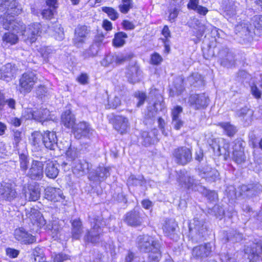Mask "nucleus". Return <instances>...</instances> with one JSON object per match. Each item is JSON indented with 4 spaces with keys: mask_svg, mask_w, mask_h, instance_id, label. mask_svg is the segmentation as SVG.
Here are the masks:
<instances>
[{
    "mask_svg": "<svg viewBox=\"0 0 262 262\" xmlns=\"http://www.w3.org/2000/svg\"><path fill=\"white\" fill-rule=\"evenodd\" d=\"M91 228L86 230L83 239L86 244L97 245L103 242V228L106 223L100 212H91L89 214Z\"/></svg>",
    "mask_w": 262,
    "mask_h": 262,
    "instance_id": "1",
    "label": "nucleus"
},
{
    "mask_svg": "<svg viewBox=\"0 0 262 262\" xmlns=\"http://www.w3.org/2000/svg\"><path fill=\"white\" fill-rule=\"evenodd\" d=\"M138 248L141 252L148 253L149 262H158L161 258V245L148 235H139L137 238Z\"/></svg>",
    "mask_w": 262,
    "mask_h": 262,
    "instance_id": "2",
    "label": "nucleus"
},
{
    "mask_svg": "<svg viewBox=\"0 0 262 262\" xmlns=\"http://www.w3.org/2000/svg\"><path fill=\"white\" fill-rule=\"evenodd\" d=\"M208 233V228L205 219L201 216L194 217L189 225V240L192 243L203 241Z\"/></svg>",
    "mask_w": 262,
    "mask_h": 262,
    "instance_id": "3",
    "label": "nucleus"
},
{
    "mask_svg": "<svg viewBox=\"0 0 262 262\" xmlns=\"http://www.w3.org/2000/svg\"><path fill=\"white\" fill-rule=\"evenodd\" d=\"M215 49L217 51L218 62L225 68H230L236 63L234 54L226 47H216Z\"/></svg>",
    "mask_w": 262,
    "mask_h": 262,
    "instance_id": "4",
    "label": "nucleus"
},
{
    "mask_svg": "<svg viewBox=\"0 0 262 262\" xmlns=\"http://www.w3.org/2000/svg\"><path fill=\"white\" fill-rule=\"evenodd\" d=\"M174 161L178 164L184 166L192 160V152L186 146H180L174 149L172 152Z\"/></svg>",
    "mask_w": 262,
    "mask_h": 262,
    "instance_id": "5",
    "label": "nucleus"
},
{
    "mask_svg": "<svg viewBox=\"0 0 262 262\" xmlns=\"http://www.w3.org/2000/svg\"><path fill=\"white\" fill-rule=\"evenodd\" d=\"M0 23L4 29L12 30L14 34L20 33L23 35V33H25L26 29L22 21L14 19L12 16H1Z\"/></svg>",
    "mask_w": 262,
    "mask_h": 262,
    "instance_id": "6",
    "label": "nucleus"
},
{
    "mask_svg": "<svg viewBox=\"0 0 262 262\" xmlns=\"http://www.w3.org/2000/svg\"><path fill=\"white\" fill-rule=\"evenodd\" d=\"M37 78L33 72L28 71L24 73L19 78V85L21 93H30L37 82Z\"/></svg>",
    "mask_w": 262,
    "mask_h": 262,
    "instance_id": "7",
    "label": "nucleus"
},
{
    "mask_svg": "<svg viewBox=\"0 0 262 262\" xmlns=\"http://www.w3.org/2000/svg\"><path fill=\"white\" fill-rule=\"evenodd\" d=\"M45 160L44 157H40L33 160L26 176L32 180H41L43 175V163L46 162Z\"/></svg>",
    "mask_w": 262,
    "mask_h": 262,
    "instance_id": "8",
    "label": "nucleus"
},
{
    "mask_svg": "<svg viewBox=\"0 0 262 262\" xmlns=\"http://www.w3.org/2000/svg\"><path fill=\"white\" fill-rule=\"evenodd\" d=\"M190 106L195 110L206 108L210 103L209 96L205 93L193 94L188 99Z\"/></svg>",
    "mask_w": 262,
    "mask_h": 262,
    "instance_id": "9",
    "label": "nucleus"
},
{
    "mask_svg": "<svg viewBox=\"0 0 262 262\" xmlns=\"http://www.w3.org/2000/svg\"><path fill=\"white\" fill-rule=\"evenodd\" d=\"M91 32L90 27L79 25L75 29V36L73 38L74 45L80 48L85 42V40Z\"/></svg>",
    "mask_w": 262,
    "mask_h": 262,
    "instance_id": "10",
    "label": "nucleus"
},
{
    "mask_svg": "<svg viewBox=\"0 0 262 262\" xmlns=\"http://www.w3.org/2000/svg\"><path fill=\"white\" fill-rule=\"evenodd\" d=\"M0 196L9 202L16 199L17 193L15 185L11 183L3 182L0 185Z\"/></svg>",
    "mask_w": 262,
    "mask_h": 262,
    "instance_id": "11",
    "label": "nucleus"
},
{
    "mask_svg": "<svg viewBox=\"0 0 262 262\" xmlns=\"http://www.w3.org/2000/svg\"><path fill=\"white\" fill-rule=\"evenodd\" d=\"M212 252L211 244L207 243L193 247L191 250V255L194 259L202 260L209 256Z\"/></svg>",
    "mask_w": 262,
    "mask_h": 262,
    "instance_id": "12",
    "label": "nucleus"
},
{
    "mask_svg": "<svg viewBox=\"0 0 262 262\" xmlns=\"http://www.w3.org/2000/svg\"><path fill=\"white\" fill-rule=\"evenodd\" d=\"M188 25L189 27L197 30L196 36L198 39L201 38L205 32L210 30H211V32L213 34L215 33L217 34H218L219 30L216 28L213 27L210 25H204L201 23L196 18H193L190 21L188 22Z\"/></svg>",
    "mask_w": 262,
    "mask_h": 262,
    "instance_id": "13",
    "label": "nucleus"
},
{
    "mask_svg": "<svg viewBox=\"0 0 262 262\" xmlns=\"http://www.w3.org/2000/svg\"><path fill=\"white\" fill-rule=\"evenodd\" d=\"M245 252L249 255L248 258L250 262H257L260 255L262 254V240L252 243L250 246H246Z\"/></svg>",
    "mask_w": 262,
    "mask_h": 262,
    "instance_id": "14",
    "label": "nucleus"
},
{
    "mask_svg": "<svg viewBox=\"0 0 262 262\" xmlns=\"http://www.w3.org/2000/svg\"><path fill=\"white\" fill-rule=\"evenodd\" d=\"M72 168L74 173L79 176L85 174L91 168V164L84 160H78L64 168V170H68Z\"/></svg>",
    "mask_w": 262,
    "mask_h": 262,
    "instance_id": "15",
    "label": "nucleus"
},
{
    "mask_svg": "<svg viewBox=\"0 0 262 262\" xmlns=\"http://www.w3.org/2000/svg\"><path fill=\"white\" fill-rule=\"evenodd\" d=\"M1 12H6V16L9 15H18L22 11L20 5L15 0H5L3 4L0 6Z\"/></svg>",
    "mask_w": 262,
    "mask_h": 262,
    "instance_id": "16",
    "label": "nucleus"
},
{
    "mask_svg": "<svg viewBox=\"0 0 262 262\" xmlns=\"http://www.w3.org/2000/svg\"><path fill=\"white\" fill-rule=\"evenodd\" d=\"M23 192L25 195V199L29 201H36L40 196L41 189L37 183L29 184L27 188H24Z\"/></svg>",
    "mask_w": 262,
    "mask_h": 262,
    "instance_id": "17",
    "label": "nucleus"
},
{
    "mask_svg": "<svg viewBox=\"0 0 262 262\" xmlns=\"http://www.w3.org/2000/svg\"><path fill=\"white\" fill-rule=\"evenodd\" d=\"M111 121L114 128L118 133L123 134L127 132V130L129 128V123L126 117L120 115H115L113 116Z\"/></svg>",
    "mask_w": 262,
    "mask_h": 262,
    "instance_id": "18",
    "label": "nucleus"
},
{
    "mask_svg": "<svg viewBox=\"0 0 262 262\" xmlns=\"http://www.w3.org/2000/svg\"><path fill=\"white\" fill-rule=\"evenodd\" d=\"M14 235L17 241L24 244H31L36 240L35 236L29 233L24 228L16 229Z\"/></svg>",
    "mask_w": 262,
    "mask_h": 262,
    "instance_id": "19",
    "label": "nucleus"
},
{
    "mask_svg": "<svg viewBox=\"0 0 262 262\" xmlns=\"http://www.w3.org/2000/svg\"><path fill=\"white\" fill-rule=\"evenodd\" d=\"M41 24L39 23L32 24L28 26V28L25 30V33H23V35L27 37L25 39L30 43L34 42L41 32Z\"/></svg>",
    "mask_w": 262,
    "mask_h": 262,
    "instance_id": "20",
    "label": "nucleus"
},
{
    "mask_svg": "<svg viewBox=\"0 0 262 262\" xmlns=\"http://www.w3.org/2000/svg\"><path fill=\"white\" fill-rule=\"evenodd\" d=\"M17 68L15 64L8 63L0 69V79L9 82L15 76Z\"/></svg>",
    "mask_w": 262,
    "mask_h": 262,
    "instance_id": "21",
    "label": "nucleus"
},
{
    "mask_svg": "<svg viewBox=\"0 0 262 262\" xmlns=\"http://www.w3.org/2000/svg\"><path fill=\"white\" fill-rule=\"evenodd\" d=\"M72 130L75 138L79 139L82 137H89L91 128L88 123L82 121L75 124Z\"/></svg>",
    "mask_w": 262,
    "mask_h": 262,
    "instance_id": "22",
    "label": "nucleus"
},
{
    "mask_svg": "<svg viewBox=\"0 0 262 262\" xmlns=\"http://www.w3.org/2000/svg\"><path fill=\"white\" fill-rule=\"evenodd\" d=\"M46 148L55 150L57 147V138L55 133L46 130L42 133V142Z\"/></svg>",
    "mask_w": 262,
    "mask_h": 262,
    "instance_id": "23",
    "label": "nucleus"
},
{
    "mask_svg": "<svg viewBox=\"0 0 262 262\" xmlns=\"http://www.w3.org/2000/svg\"><path fill=\"white\" fill-rule=\"evenodd\" d=\"M110 174L108 168L100 166L90 173L89 179L94 182H100L104 181Z\"/></svg>",
    "mask_w": 262,
    "mask_h": 262,
    "instance_id": "24",
    "label": "nucleus"
},
{
    "mask_svg": "<svg viewBox=\"0 0 262 262\" xmlns=\"http://www.w3.org/2000/svg\"><path fill=\"white\" fill-rule=\"evenodd\" d=\"M79 155L80 152L77 148L70 145L66 152V160L62 162L61 164L62 168L64 169L69 165H71L73 162L79 160Z\"/></svg>",
    "mask_w": 262,
    "mask_h": 262,
    "instance_id": "25",
    "label": "nucleus"
},
{
    "mask_svg": "<svg viewBox=\"0 0 262 262\" xmlns=\"http://www.w3.org/2000/svg\"><path fill=\"white\" fill-rule=\"evenodd\" d=\"M124 221L129 226L136 227L141 225L143 220L140 212L134 210L124 215Z\"/></svg>",
    "mask_w": 262,
    "mask_h": 262,
    "instance_id": "26",
    "label": "nucleus"
},
{
    "mask_svg": "<svg viewBox=\"0 0 262 262\" xmlns=\"http://www.w3.org/2000/svg\"><path fill=\"white\" fill-rule=\"evenodd\" d=\"M45 197L49 201L60 202L64 199L62 191L59 188L48 187L45 189Z\"/></svg>",
    "mask_w": 262,
    "mask_h": 262,
    "instance_id": "27",
    "label": "nucleus"
},
{
    "mask_svg": "<svg viewBox=\"0 0 262 262\" xmlns=\"http://www.w3.org/2000/svg\"><path fill=\"white\" fill-rule=\"evenodd\" d=\"M71 236L75 240L80 239L83 232V225L81 220L77 218L71 220Z\"/></svg>",
    "mask_w": 262,
    "mask_h": 262,
    "instance_id": "28",
    "label": "nucleus"
},
{
    "mask_svg": "<svg viewBox=\"0 0 262 262\" xmlns=\"http://www.w3.org/2000/svg\"><path fill=\"white\" fill-rule=\"evenodd\" d=\"M237 3L232 0H224L223 9L224 15L231 18L236 14V4Z\"/></svg>",
    "mask_w": 262,
    "mask_h": 262,
    "instance_id": "29",
    "label": "nucleus"
},
{
    "mask_svg": "<svg viewBox=\"0 0 262 262\" xmlns=\"http://www.w3.org/2000/svg\"><path fill=\"white\" fill-rule=\"evenodd\" d=\"M140 71L136 64L129 66L126 73L128 81L130 83H136L140 80Z\"/></svg>",
    "mask_w": 262,
    "mask_h": 262,
    "instance_id": "30",
    "label": "nucleus"
},
{
    "mask_svg": "<svg viewBox=\"0 0 262 262\" xmlns=\"http://www.w3.org/2000/svg\"><path fill=\"white\" fill-rule=\"evenodd\" d=\"M61 122L67 128L72 129L75 125L76 118L70 110H67L61 116Z\"/></svg>",
    "mask_w": 262,
    "mask_h": 262,
    "instance_id": "31",
    "label": "nucleus"
},
{
    "mask_svg": "<svg viewBox=\"0 0 262 262\" xmlns=\"http://www.w3.org/2000/svg\"><path fill=\"white\" fill-rule=\"evenodd\" d=\"M156 95L158 100L154 103L152 106L148 107V113L146 114V116L148 118L154 117L156 113L159 111H162L164 107V102L162 97L159 93L156 94Z\"/></svg>",
    "mask_w": 262,
    "mask_h": 262,
    "instance_id": "32",
    "label": "nucleus"
},
{
    "mask_svg": "<svg viewBox=\"0 0 262 262\" xmlns=\"http://www.w3.org/2000/svg\"><path fill=\"white\" fill-rule=\"evenodd\" d=\"M243 193L248 196H252L262 191V186L259 184L243 185L241 188Z\"/></svg>",
    "mask_w": 262,
    "mask_h": 262,
    "instance_id": "33",
    "label": "nucleus"
},
{
    "mask_svg": "<svg viewBox=\"0 0 262 262\" xmlns=\"http://www.w3.org/2000/svg\"><path fill=\"white\" fill-rule=\"evenodd\" d=\"M125 93L124 88L121 90L119 93V90L116 88L115 91V95L113 97H109L108 98V106L109 108H116L120 106L121 104V96L124 94Z\"/></svg>",
    "mask_w": 262,
    "mask_h": 262,
    "instance_id": "34",
    "label": "nucleus"
},
{
    "mask_svg": "<svg viewBox=\"0 0 262 262\" xmlns=\"http://www.w3.org/2000/svg\"><path fill=\"white\" fill-rule=\"evenodd\" d=\"M190 86L194 88H201L204 85V81L202 76L198 73H193L186 79Z\"/></svg>",
    "mask_w": 262,
    "mask_h": 262,
    "instance_id": "35",
    "label": "nucleus"
},
{
    "mask_svg": "<svg viewBox=\"0 0 262 262\" xmlns=\"http://www.w3.org/2000/svg\"><path fill=\"white\" fill-rule=\"evenodd\" d=\"M45 173L47 177L50 179L56 178L59 173L58 164L52 161H48L46 163Z\"/></svg>",
    "mask_w": 262,
    "mask_h": 262,
    "instance_id": "36",
    "label": "nucleus"
},
{
    "mask_svg": "<svg viewBox=\"0 0 262 262\" xmlns=\"http://www.w3.org/2000/svg\"><path fill=\"white\" fill-rule=\"evenodd\" d=\"M146 180L143 175H130L127 179V184L128 186H145Z\"/></svg>",
    "mask_w": 262,
    "mask_h": 262,
    "instance_id": "37",
    "label": "nucleus"
},
{
    "mask_svg": "<svg viewBox=\"0 0 262 262\" xmlns=\"http://www.w3.org/2000/svg\"><path fill=\"white\" fill-rule=\"evenodd\" d=\"M177 227V225L173 220H166L163 229L166 235L172 238L174 237Z\"/></svg>",
    "mask_w": 262,
    "mask_h": 262,
    "instance_id": "38",
    "label": "nucleus"
},
{
    "mask_svg": "<svg viewBox=\"0 0 262 262\" xmlns=\"http://www.w3.org/2000/svg\"><path fill=\"white\" fill-rule=\"evenodd\" d=\"M34 120L39 122H42L50 119V112L46 108H40L34 111Z\"/></svg>",
    "mask_w": 262,
    "mask_h": 262,
    "instance_id": "39",
    "label": "nucleus"
},
{
    "mask_svg": "<svg viewBox=\"0 0 262 262\" xmlns=\"http://www.w3.org/2000/svg\"><path fill=\"white\" fill-rule=\"evenodd\" d=\"M243 234L236 230H231L226 233L225 238H223V240L225 242H239L243 239Z\"/></svg>",
    "mask_w": 262,
    "mask_h": 262,
    "instance_id": "40",
    "label": "nucleus"
},
{
    "mask_svg": "<svg viewBox=\"0 0 262 262\" xmlns=\"http://www.w3.org/2000/svg\"><path fill=\"white\" fill-rule=\"evenodd\" d=\"M47 228L51 231L53 237H57L62 229V222L54 221L47 226Z\"/></svg>",
    "mask_w": 262,
    "mask_h": 262,
    "instance_id": "41",
    "label": "nucleus"
},
{
    "mask_svg": "<svg viewBox=\"0 0 262 262\" xmlns=\"http://www.w3.org/2000/svg\"><path fill=\"white\" fill-rule=\"evenodd\" d=\"M181 175H180L178 178L179 182L183 184H184L185 187L188 188H193L195 184V180L193 177H191L188 174L185 175L184 173H181Z\"/></svg>",
    "mask_w": 262,
    "mask_h": 262,
    "instance_id": "42",
    "label": "nucleus"
},
{
    "mask_svg": "<svg viewBox=\"0 0 262 262\" xmlns=\"http://www.w3.org/2000/svg\"><path fill=\"white\" fill-rule=\"evenodd\" d=\"M30 258L32 262H41L46 260L43 250L39 247L35 248L30 255Z\"/></svg>",
    "mask_w": 262,
    "mask_h": 262,
    "instance_id": "43",
    "label": "nucleus"
},
{
    "mask_svg": "<svg viewBox=\"0 0 262 262\" xmlns=\"http://www.w3.org/2000/svg\"><path fill=\"white\" fill-rule=\"evenodd\" d=\"M219 125L224 129V133L229 137L233 136L237 131L236 127L229 122H221Z\"/></svg>",
    "mask_w": 262,
    "mask_h": 262,
    "instance_id": "44",
    "label": "nucleus"
},
{
    "mask_svg": "<svg viewBox=\"0 0 262 262\" xmlns=\"http://www.w3.org/2000/svg\"><path fill=\"white\" fill-rule=\"evenodd\" d=\"M127 38V35L123 32L117 33L115 35L113 43L114 46L120 47L124 45L125 42V39Z\"/></svg>",
    "mask_w": 262,
    "mask_h": 262,
    "instance_id": "45",
    "label": "nucleus"
},
{
    "mask_svg": "<svg viewBox=\"0 0 262 262\" xmlns=\"http://www.w3.org/2000/svg\"><path fill=\"white\" fill-rule=\"evenodd\" d=\"M30 140L33 146L39 147L42 142V134L38 132H34L32 133Z\"/></svg>",
    "mask_w": 262,
    "mask_h": 262,
    "instance_id": "46",
    "label": "nucleus"
},
{
    "mask_svg": "<svg viewBox=\"0 0 262 262\" xmlns=\"http://www.w3.org/2000/svg\"><path fill=\"white\" fill-rule=\"evenodd\" d=\"M213 152L216 156H220L222 154L226 155V152H228L227 149L228 148V145H225L223 148H221V146L217 143L214 142L210 145Z\"/></svg>",
    "mask_w": 262,
    "mask_h": 262,
    "instance_id": "47",
    "label": "nucleus"
},
{
    "mask_svg": "<svg viewBox=\"0 0 262 262\" xmlns=\"http://www.w3.org/2000/svg\"><path fill=\"white\" fill-rule=\"evenodd\" d=\"M174 87L178 95H180L184 91V78L181 76L177 77L173 81Z\"/></svg>",
    "mask_w": 262,
    "mask_h": 262,
    "instance_id": "48",
    "label": "nucleus"
},
{
    "mask_svg": "<svg viewBox=\"0 0 262 262\" xmlns=\"http://www.w3.org/2000/svg\"><path fill=\"white\" fill-rule=\"evenodd\" d=\"M20 168L21 171L26 172L29 163L28 157L24 154H21L19 156Z\"/></svg>",
    "mask_w": 262,
    "mask_h": 262,
    "instance_id": "49",
    "label": "nucleus"
},
{
    "mask_svg": "<svg viewBox=\"0 0 262 262\" xmlns=\"http://www.w3.org/2000/svg\"><path fill=\"white\" fill-rule=\"evenodd\" d=\"M122 4L120 5L119 10L122 13L126 14L133 8V3L132 0H122Z\"/></svg>",
    "mask_w": 262,
    "mask_h": 262,
    "instance_id": "50",
    "label": "nucleus"
},
{
    "mask_svg": "<svg viewBox=\"0 0 262 262\" xmlns=\"http://www.w3.org/2000/svg\"><path fill=\"white\" fill-rule=\"evenodd\" d=\"M246 157L244 151H238V152L232 153V159L238 164H242L245 162Z\"/></svg>",
    "mask_w": 262,
    "mask_h": 262,
    "instance_id": "51",
    "label": "nucleus"
},
{
    "mask_svg": "<svg viewBox=\"0 0 262 262\" xmlns=\"http://www.w3.org/2000/svg\"><path fill=\"white\" fill-rule=\"evenodd\" d=\"M3 40L7 43L13 45L17 42L18 37L14 33L7 32L4 35Z\"/></svg>",
    "mask_w": 262,
    "mask_h": 262,
    "instance_id": "52",
    "label": "nucleus"
},
{
    "mask_svg": "<svg viewBox=\"0 0 262 262\" xmlns=\"http://www.w3.org/2000/svg\"><path fill=\"white\" fill-rule=\"evenodd\" d=\"M23 138V133L18 129L13 130V142L14 147L17 148L19 143L22 140Z\"/></svg>",
    "mask_w": 262,
    "mask_h": 262,
    "instance_id": "53",
    "label": "nucleus"
},
{
    "mask_svg": "<svg viewBox=\"0 0 262 262\" xmlns=\"http://www.w3.org/2000/svg\"><path fill=\"white\" fill-rule=\"evenodd\" d=\"M53 257L54 262H66L71 260V256L64 253L55 254Z\"/></svg>",
    "mask_w": 262,
    "mask_h": 262,
    "instance_id": "54",
    "label": "nucleus"
},
{
    "mask_svg": "<svg viewBox=\"0 0 262 262\" xmlns=\"http://www.w3.org/2000/svg\"><path fill=\"white\" fill-rule=\"evenodd\" d=\"M102 11L107 13L112 20H115L118 18L119 14L114 9L111 7H103Z\"/></svg>",
    "mask_w": 262,
    "mask_h": 262,
    "instance_id": "55",
    "label": "nucleus"
},
{
    "mask_svg": "<svg viewBox=\"0 0 262 262\" xmlns=\"http://www.w3.org/2000/svg\"><path fill=\"white\" fill-rule=\"evenodd\" d=\"M219 172L214 168H212L206 175H203V178L206 179L208 181H214L215 179L219 177Z\"/></svg>",
    "mask_w": 262,
    "mask_h": 262,
    "instance_id": "56",
    "label": "nucleus"
},
{
    "mask_svg": "<svg viewBox=\"0 0 262 262\" xmlns=\"http://www.w3.org/2000/svg\"><path fill=\"white\" fill-rule=\"evenodd\" d=\"M245 142L241 139H237L233 142V152H238V151H244L243 144Z\"/></svg>",
    "mask_w": 262,
    "mask_h": 262,
    "instance_id": "57",
    "label": "nucleus"
},
{
    "mask_svg": "<svg viewBox=\"0 0 262 262\" xmlns=\"http://www.w3.org/2000/svg\"><path fill=\"white\" fill-rule=\"evenodd\" d=\"M117 55L108 54L101 61V64L105 67L108 66L110 64L115 62V59H117Z\"/></svg>",
    "mask_w": 262,
    "mask_h": 262,
    "instance_id": "58",
    "label": "nucleus"
},
{
    "mask_svg": "<svg viewBox=\"0 0 262 262\" xmlns=\"http://www.w3.org/2000/svg\"><path fill=\"white\" fill-rule=\"evenodd\" d=\"M253 111L246 106L242 108L236 112V114L238 116L243 117L247 116L250 118L253 115Z\"/></svg>",
    "mask_w": 262,
    "mask_h": 262,
    "instance_id": "59",
    "label": "nucleus"
},
{
    "mask_svg": "<svg viewBox=\"0 0 262 262\" xmlns=\"http://www.w3.org/2000/svg\"><path fill=\"white\" fill-rule=\"evenodd\" d=\"M142 137L144 140V145L148 146L154 142V139L151 136L149 133L147 132H143L142 133Z\"/></svg>",
    "mask_w": 262,
    "mask_h": 262,
    "instance_id": "60",
    "label": "nucleus"
},
{
    "mask_svg": "<svg viewBox=\"0 0 262 262\" xmlns=\"http://www.w3.org/2000/svg\"><path fill=\"white\" fill-rule=\"evenodd\" d=\"M99 45L97 43H94L91 45L89 50L86 51L88 56L94 57L95 56L98 52Z\"/></svg>",
    "mask_w": 262,
    "mask_h": 262,
    "instance_id": "61",
    "label": "nucleus"
},
{
    "mask_svg": "<svg viewBox=\"0 0 262 262\" xmlns=\"http://www.w3.org/2000/svg\"><path fill=\"white\" fill-rule=\"evenodd\" d=\"M48 93L47 88L44 85H39L36 90V94L39 98H42L46 96Z\"/></svg>",
    "mask_w": 262,
    "mask_h": 262,
    "instance_id": "62",
    "label": "nucleus"
},
{
    "mask_svg": "<svg viewBox=\"0 0 262 262\" xmlns=\"http://www.w3.org/2000/svg\"><path fill=\"white\" fill-rule=\"evenodd\" d=\"M22 117L26 120L33 119L34 120V110L32 108H26L22 113Z\"/></svg>",
    "mask_w": 262,
    "mask_h": 262,
    "instance_id": "63",
    "label": "nucleus"
},
{
    "mask_svg": "<svg viewBox=\"0 0 262 262\" xmlns=\"http://www.w3.org/2000/svg\"><path fill=\"white\" fill-rule=\"evenodd\" d=\"M183 112V108L181 106L177 105L171 110L172 119H179L180 115Z\"/></svg>",
    "mask_w": 262,
    "mask_h": 262,
    "instance_id": "64",
    "label": "nucleus"
}]
</instances>
